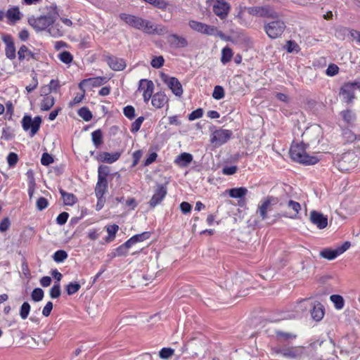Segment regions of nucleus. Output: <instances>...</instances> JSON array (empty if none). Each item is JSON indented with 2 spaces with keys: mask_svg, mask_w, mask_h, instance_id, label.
Listing matches in <instances>:
<instances>
[{
  "mask_svg": "<svg viewBox=\"0 0 360 360\" xmlns=\"http://www.w3.org/2000/svg\"><path fill=\"white\" fill-rule=\"evenodd\" d=\"M56 17L53 15H41L37 18H30V25L37 31H42L49 28L48 31L53 37H58L63 34V32L58 27V25H53Z\"/></svg>",
  "mask_w": 360,
  "mask_h": 360,
  "instance_id": "f257e3e1",
  "label": "nucleus"
},
{
  "mask_svg": "<svg viewBox=\"0 0 360 360\" xmlns=\"http://www.w3.org/2000/svg\"><path fill=\"white\" fill-rule=\"evenodd\" d=\"M120 18L128 25L141 30L144 33L153 34L156 31L154 25L150 21L141 17L122 13L120 14Z\"/></svg>",
  "mask_w": 360,
  "mask_h": 360,
  "instance_id": "f03ea898",
  "label": "nucleus"
},
{
  "mask_svg": "<svg viewBox=\"0 0 360 360\" xmlns=\"http://www.w3.org/2000/svg\"><path fill=\"white\" fill-rule=\"evenodd\" d=\"M270 22L264 24V30L268 37L271 39H277L281 37L284 32L286 25L285 23L278 18H274Z\"/></svg>",
  "mask_w": 360,
  "mask_h": 360,
  "instance_id": "7ed1b4c3",
  "label": "nucleus"
},
{
  "mask_svg": "<svg viewBox=\"0 0 360 360\" xmlns=\"http://www.w3.org/2000/svg\"><path fill=\"white\" fill-rule=\"evenodd\" d=\"M274 354H281L288 359H296L303 354L302 347H275L271 348Z\"/></svg>",
  "mask_w": 360,
  "mask_h": 360,
  "instance_id": "20e7f679",
  "label": "nucleus"
},
{
  "mask_svg": "<svg viewBox=\"0 0 360 360\" xmlns=\"http://www.w3.org/2000/svg\"><path fill=\"white\" fill-rule=\"evenodd\" d=\"M250 15L261 18H278V14L269 6H250L247 8Z\"/></svg>",
  "mask_w": 360,
  "mask_h": 360,
  "instance_id": "39448f33",
  "label": "nucleus"
},
{
  "mask_svg": "<svg viewBox=\"0 0 360 360\" xmlns=\"http://www.w3.org/2000/svg\"><path fill=\"white\" fill-rule=\"evenodd\" d=\"M41 118L36 116L34 119L30 115H25L22 120V127L25 131L30 129L31 136L35 135L40 128Z\"/></svg>",
  "mask_w": 360,
  "mask_h": 360,
  "instance_id": "423d86ee",
  "label": "nucleus"
},
{
  "mask_svg": "<svg viewBox=\"0 0 360 360\" xmlns=\"http://www.w3.org/2000/svg\"><path fill=\"white\" fill-rule=\"evenodd\" d=\"M232 134V131L229 129H216L211 134L210 141L214 146H220L226 143Z\"/></svg>",
  "mask_w": 360,
  "mask_h": 360,
  "instance_id": "0eeeda50",
  "label": "nucleus"
},
{
  "mask_svg": "<svg viewBox=\"0 0 360 360\" xmlns=\"http://www.w3.org/2000/svg\"><path fill=\"white\" fill-rule=\"evenodd\" d=\"M161 79L175 96L179 97L181 96L184 90L181 82L177 78L174 77H169L167 75L162 73L161 75Z\"/></svg>",
  "mask_w": 360,
  "mask_h": 360,
  "instance_id": "6e6552de",
  "label": "nucleus"
},
{
  "mask_svg": "<svg viewBox=\"0 0 360 360\" xmlns=\"http://www.w3.org/2000/svg\"><path fill=\"white\" fill-rule=\"evenodd\" d=\"M230 9V4L224 0H216L212 7L214 13L221 20L226 18Z\"/></svg>",
  "mask_w": 360,
  "mask_h": 360,
  "instance_id": "1a4fd4ad",
  "label": "nucleus"
},
{
  "mask_svg": "<svg viewBox=\"0 0 360 360\" xmlns=\"http://www.w3.org/2000/svg\"><path fill=\"white\" fill-rule=\"evenodd\" d=\"M333 164L342 172H348L359 166L354 159H333Z\"/></svg>",
  "mask_w": 360,
  "mask_h": 360,
  "instance_id": "9d476101",
  "label": "nucleus"
},
{
  "mask_svg": "<svg viewBox=\"0 0 360 360\" xmlns=\"http://www.w3.org/2000/svg\"><path fill=\"white\" fill-rule=\"evenodd\" d=\"M308 146L307 144L303 142L297 143L293 141L290 148V158H314L307 153L306 150Z\"/></svg>",
  "mask_w": 360,
  "mask_h": 360,
  "instance_id": "9b49d317",
  "label": "nucleus"
},
{
  "mask_svg": "<svg viewBox=\"0 0 360 360\" xmlns=\"http://www.w3.org/2000/svg\"><path fill=\"white\" fill-rule=\"evenodd\" d=\"M189 27L199 33L212 35L214 34L215 27L205 24L196 20H190L188 22Z\"/></svg>",
  "mask_w": 360,
  "mask_h": 360,
  "instance_id": "f8f14e48",
  "label": "nucleus"
},
{
  "mask_svg": "<svg viewBox=\"0 0 360 360\" xmlns=\"http://www.w3.org/2000/svg\"><path fill=\"white\" fill-rule=\"evenodd\" d=\"M278 202V198L273 196H267L264 199L257 210V212L259 214L262 219L264 220L267 219V211L271 209V205L277 204Z\"/></svg>",
  "mask_w": 360,
  "mask_h": 360,
  "instance_id": "ddd939ff",
  "label": "nucleus"
},
{
  "mask_svg": "<svg viewBox=\"0 0 360 360\" xmlns=\"http://www.w3.org/2000/svg\"><path fill=\"white\" fill-rule=\"evenodd\" d=\"M139 89L143 91V97L144 102L147 103L153 97L154 84L151 80L142 79L139 81Z\"/></svg>",
  "mask_w": 360,
  "mask_h": 360,
  "instance_id": "4468645a",
  "label": "nucleus"
},
{
  "mask_svg": "<svg viewBox=\"0 0 360 360\" xmlns=\"http://www.w3.org/2000/svg\"><path fill=\"white\" fill-rule=\"evenodd\" d=\"M105 61L108 66L114 71H122L126 66V61L124 59L118 58L112 55H108L105 56Z\"/></svg>",
  "mask_w": 360,
  "mask_h": 360,
  "instance_id": "2eb2a0df",
  "label": "nucleus"
},
{
  "mask_svg": "<svg viewBox=\"0 0 360 360\" xmlns=\"http://www.w3.org/2000/svg\"><path fill=\"white\" fill-rule=\"evenodd\" d=\"M1 39L6 44V56L10 60L15 59L16 58V51L12 37L10 34H4Z\"/></svg>",
  "mask_w": 360,
  "mask_h": 360,
  "instance_id": "dca6fc26",
  "label": "nucleus"
},
{
  "mask_svg": "<svg viewBox=\"0 0 360 360\" xmlns=\"http://www.w3.org/2000/svg\"><path fill=\"white\" fill-rule=\"evenodd\" d=\"M167 41L173 49L186 48L188 46L187 39L176 34H171L167 37Z\"/></svg>",
  "mask_w": 360,
  "mask_h": 360,
  "instance_id": "f3484780",
  "label": "nucleus"
},
{
  "mask_svg": "<svg viewBox=\"0 0 360 360\" xmlns=\"http://www.w3.org/2000/svg\"><path fill=\"white\" fill-rule=\"evenodd\" d=\"M167 195V188L165 185L158 184L155 191V193L149 201V205L151 207H155L157 205L161 202L163 198Z\"/></svg>",
  "mask_w": 360,
  "mask_h": 360,
  "instance_id": "a211bd4d",
  "label": "nucleus"
},
{
  "mask_svg": "<svg viewBox=\"0 0 360 360\" xmlns=\"http://www.w3.org/2000/svg\"><path fill=\"white\" fill-rule=\"evenodd\" d=\"M310 220L319 229L326 228L328 225V217L322 213L313 210L310 213Z\"/></svg>",
  "mask_w": 360,
  "mask_h": 360,
  "instance_id": "6ab92c4d",
  "label": "nucleus"
},
{
  "mask_svg": "<svg viewBox=\"0 0 360 360\" xmlns=\"http://www.w3.org/2000/svg\"><path fill=\"white\" fill-rule=\"evenodd\" d=\"M286 205L288 208L292 210V212H285L283 214H278V217H289V218H292V219H296L297 217L300 210H301L300 204L294 200H289L287 202Z\"/></svg>",
  "mask_w": 360,
  "mask_h": 360,
  "instance_id": "aec40b11",
  "label": "nucleus"
},
{
  "mask_svg": "<svg viewBox=\"0 0 360 360\" xmlns=\"http://www.w3.org/2000/svg\"><path fill=\"white\" fill-rule=\"evenodd\" d=\"M106 82L105 77H97L84 79L80 82L79 84V88L80 89H83L85 86H100Z\"/></svg>",
  "mask_w": 360,
  "mask_h": 360,
  "instance_id": "412c9836",
  "label": "nucleus"
},
{
  "mask_svg": "<svg viewBox=\"0 0 360 360\" xmlns=\"http://www.w3.org/2000/svg\"><path fill=\"white\" fill-rule=\"evenodd\" d=\"M168 101L166 94L164 92L160 91L153 94L152 97L151 103L156 108H161L164 106Z\"/></svg>",
  "mask_w": 360,
  "mask_h": 360,
  "instance_id": "4be33fe9",
  "label": "nucleus"
},
{
  "mask_svg": "<svg viewBox=\"0 0 360 360\" xmlns=\"http://www.w3.org/2000/svg\"><path fill=\"white\" fill-rule=\"evenodd\" d=\"M6 16L9 20V24L14 25L17 21L21 19L22 14L18 7L14 6L6 11Z\"/></svg>",
  "mask_w": 360,
  "mask_h": 360,
  "instance_id": "5701e85b",
  "label": "nucleus"
},
{
  "mask_svg": "<svg viewBox=\"0 0 360 360\" xmlns=\"http://www.w3.org/2000/svg\"><path fill=\"white\" fill-rule=\"evenodd\" d=\"M18 56L20 61L36 59L35 53L31 51L25 45H22L20 47L18 51Z\"/></svg>",
  "mask_w": 360,
  "mask_h": 360,
  "instance_id": "b1692460",
  "label": "nucleus"
},
{
  "mask_svg": "<svg viewBox=\"0 0 360 360\" xmlns=\"http://www.w3.org/2000/svg\"><path fill=\"white\" fill-rule=\"evenodd\" d=\"M311 315L316 321H321L324 316V307L320 302H317L314 305L311 311Z\"/></svg>",
  "mask_w": 360,
  "mask_h": 360,
  "instance_id": "393cba45",
  "label": "nucleus"
},
{
  "mask_svg": "<svg viewBox=\"0 0 360 360\" xmlns=\"http://www.w3.org/2000/svg\"><path fill=\"white\" fill-rule=\"evenodd\" d=\"M108 188L107 179L98 178V181L95 188V194L96 196L103 197Z\"/></svg>",
  "mask_w": 360,
  "mask_h": 360,
  "instance_id": "a878e982",
  "label": "nucleus"
},
{
  "mask_svg": "<svg viewBox=\"0 0 360 360\" xmlns=\"http://www.w3.org/2000/svg\"><path fill=\"white\" fill-rule=\"evenodd\" d=\"M340 115H341L344 122L347 125H349V126H352L354 123L356 118L355 113L351 110H342L340 112Z\"/></svg>",
  "mask_w": 360,
  "mask_h": 360,
  "instance_id": "bb28decb",
  "label": "nucleus"
},
{
  "mask_svg": "<svg viewBox=\"0 0 360 360\" xmlns=\"http://www.w3.org/2000/svg\"><path fill=\"white\" fill-rule=\"evenodd\" d=\"M59 192L65 205H73L77 202V198L74 194L67 193L62 188L59 189Z\"/></svg>",
  "mask_w": 360,
  "mask_h": 360,
  "instance_id": "cd10ccee",
  "label": "nucleus"
},
{
  "mask_svg": "<svg viewBox=\"0 0 360 360\" xmlns=\"http://www.w3.org/2000/svg\"><path fill=\"white\" fill-rule=\"evenodd\" d=\"M55 104V98L53 96H44L41 101L40 108L42 111L49 110Z\"/></svg>",
  "mask_w": 360,
  "mask_h": 360,
  "instance_id": "c85d7f7f",
  "label": "nucleus"
},
{
  "mask_svg": "<svg viewBox=\"0 0 360 360\" xmlns=\"http://www.w3.org/2000/svg\"><path fill=\"white\" fill-rule=\"evenodd\" d=\"M227 192L231 198H241L247 194L248 189L245 187L233 188L228 190Z\"/></svg>",
  "mask_w": 360,
  "mask_h": 360,
  "instance_id": "c756f323",
  "label": "nucleus"
},
{
  "mask_svg": "<svg viewBox=\"0 0 360 360\" xmlns=\"http://www.w3.org/2000/svg\"><path fill=\"white\" fill-rule=\"evenodd\" d=\"M340 254L336 249L332 250L330 248H325L320 252V256L323 258L327 259L328 260H333L335 259Z\"/></svg>",
  "mask_w": 360,
  "mask_h": 360,
  "instance_id": "7c9ffc66",
  "label": "nucleus"
},
{
  "mask_svg": "<svg viewBox=\"0 0 360 360\" xmlns=\"http://www.w3.org/2000/svg\"><path fill=\"white\" fill-rule=\"evenodd\" d=\"M108 236L105 238L106 243H110L114 240L116 233L119 230V226L117 224L108 225L105 226Z\"/></svg>",
  "mask_w": 360,
  "mask_h": 360,
  "instance_id": "2f4dec72",
  "label": "nucleus"
},
{
  "mask_svg": "<svg viewBox=\"0 0 360 360\" xmlns=\"http://www.w3.org/2000/svg\"><path fill=\"white\" fill-rule=\"evenodd\" d=\"M276 335L278 340L281 342L295 339L297 335L291 333L283 332L281 330L276 331Z\"/></svg>",
  "mask_w": 360,
  "mask_h": 360,
  "instance_id": "473e14b6",
  "label": "nucleus"
},
{
  "mask_svg": "<svg viewBox=\"0 0 360 360\" xmlns=\"http://www.w3.org/2000/svg\"><path fill=\"white\" fill-rule=\"evenodd\" d=\"M232 57V49L228 46L224 47L221 51V62L225 65L231 60Z\"/></svg>",
  "mask_w": 360,
  "mask_h": 360,
  "instance_id": "72a5a7b5",
  "label": "nucleus"
},
{
  "mask_svg": "<svg viewBox=\"0 0 360 360\" xmlns=\"http://www.w3.org/2000/svg\"><path fill=\"white\" fill-rule=\"evenodd\" d=\"M81 288V285L75 281L71 282L65 286V290L68 295H72L77 292Z\"/></svg>",
  "mask_w": 360,
  "mask_h": 360,
  "instance_id": "f704fd0d",
  "label": "nucleus"
},
{
  "mask_svg": "<svg viewBox=\"0 0 360 360\" xmlns=\"http://www.w3.org/2000/svg\"><path fill=\"white\" fill-rule=\"evenodd\" d=\"M330 300L333 302L335 307L337 309H341L343 308L345 301L343 297L340 295H332L330 297Z\"/></svg>",
  "mask_w": 360,
  "mask_h": 360,
  "instance_id": "c9c22d12",
  "label": "nucleus"
},
{
  "mask_svg": "<svg viewBox=\"0 0 360 360\" xmlns=\"http://www.w3.org/2000/svg\"><path fill=\"white\" fill-rule=\"evenodd\" d=\"M78 115L82 117L84 121L89 122L92 119V113L86 107L81 108L78 112Z\"/></svg>",
  "mask_w": 360,
  "mask_h": 360,
  "instance_id": "e433bc0d",
  "label": "nucleus"
},
{
  "mask_svg": "<svg viewBox=\"0 0 360 360\" xmlns=\"http://www.w3.org/2000/svg\"><path fill=\"white\" fill-rule=\"evenodd\" d=\"M91 138L94 144L98 147L102 143L103 134L101 129H97L91 133Z\"/></svg>",
  "mask_w": 360,
  "mask_h": 360,
  "instance_id": "4c0bfd02",
  "label": "nucleus"
},
{
  "mask_svg": "<svg viewBox=\"0 0 360 360\" xmlns=\"http://www.w3.org/2000/svg\"><path fill=\"white\" fill-rule=\"evenodd\" d=\"M292 162L303 166L314 165L319 162L320 159H291Z\"/></svg>",
  "mask_w": 360,
  "mask_h": 360,
  "instance_id": "58836bf2",
  "label": "nucleus"
},
{
  "mask_svg": "<svg viewBox=\"0 0 360 360\" xmlns=\"http://www.w3.org/2000/svg\"><path fill=\"white\" fill-rule=\"evenodd\" d=\"M44 295V290L40 288H34L31 293L32 300L34 302H39L42 300Z\"/></svg>",
  "mask_w": 360,
  "mask_h": 360,
  "instance_id": "ea45409f",
  "label": "nucleus"
},
{
  "mask_svg": "<svg viewBox=\"0 0 360 360\" xmlns=\"http://www.w3.org/2000/svg\"><path fill=\"white\" fill-rule=\"evenodd\" d=\"M224 89L221 86L217 85L214 88L212 97L216 100H221L224 98Z\"/></svg>",
  "mask_w": 360,
  "mask_h": 360,
  "instance_id": "a19ab883",
  "label": "nucleus"
},
{
  "mask_svg": "<svg viewBox=\"0 0 360 360\" xmlns=\"http://www.w3.org/2000/svg\"><path fill=\"white\" fill-rule=\"evenodd\" d=\"M193 159H174V163L181 167H187L193 165L192 167L195 166V162H193Z\"/></svg>",
  "mask_w": 360,
  "mask_h": 360,
  "instance_id": "79ce46f5",
  "label": "nucleus"
},
{
  "mask_svg": "<svg viewBox=\"0 0 360 360\" xmlns=\"http://www.w3.org/2000/svg\"><path fill=\"white\" fill-rule=\"evenodd\" d=\"M68 258V253L63 250H57L53 255V259L56 262H63Z\"/></svg>",
  "mask_w": 360,
  "mask_h": 360,
  "instance_id": "37998d69",
  "label": "nucleus"
},
{
  "mask_svg": "<svg viewBox=\"0 0 360 360\" xmlns=\"http://www.w3.org/2000/svg\"><path fill=\"white\" fill-rule=\"evenodd\" d=\"M30 311V304L27 302H25L20 307V316L22 319H26Z\"/></svg>",
  "mask_w": 360,
  "mask_h": 360,
  "instance_id": "c03bdc74",
  "label": "nucleus"
},
{
  "mask_svg": "<svg viewBox=\"0 0 360 360\" xmlns=\"http://www.w3.org/2000/svg\"><path fill=\"white\" fill-rule=\"evenodd\" d=\"M150 232L149 231H145L140 234H136L134 236H132V239L134 240V243L136 244L139 242H143L147 239H148L150 237Z\"/></svg>",
  "mask_w": 360,
  "mask_h": 360,
  "instance_id": "a18cd8bd",
  "label": "nucleus"
},
{
  "mask_svg": "<svg viewBox=\"0 0 360 360\" xmlns=\"http://www.w3.org/2000/svg\"><path fill=\"white\" fill-rule=\"evenodd\" d=\"M58 58L65 64H70L73 59L72 54L67 51H64L58 54Z\"/></svg>",
  "mask_w": 360,
  "mask_h": 360,
  "instance_id": "49530a36",
  "label": "nucleus"
},
{
  "mask_svg": "<svg viewBox=\"0 0 360 360\" xmlns=\"http://www.w3.org/2000/svg\"><path fill=\"white\" fill-rule=\"evenodd\" d=\"M18 159H7V163H8V166L6 165V162H3L1 165H0V172L4 175V176H6L4 173V169L5 168L6 169H9L11 167H13L18 162Z\"/></svg>",
  "mask_w": 360,
  "mask_h": 360,
  "instance_id": "de8ad7c7",
  "label": "nucleus"
},
{
  "mask_svg": "<svg viewBox=\"0 0 360 360\" xmlns=\"http://www.w3.org/2000/svg\"><path fill=\"white\" fill-rule=\"evenodd\" d=\"M61 295L60 285L59 283H55L50 290V297L52 299L58 298Z\"/></svg>",
  "mask_w": 360,
  "mask_h": 360,
  "instance_id": "09e8293b",
  "label": "nucleus"
},
{
  "mask_svg": "<svg viewBox=\"0 0 360 360\" xmlns=\"http://www.w3.org/2000/svg\"><path fill=\"white\" fill-rule=\"evenodd\" d=\"M81 90L82 92L81 94L77 93L74 98L69 103V107L72 108L75 105L79 104L83 100L85 95V89L83 88V89Z\"/></svg>",
  "mask_w": 360,
  "mask_h": 360,
  "instance_id": "8fccbe9b",
  "label": "nucleus"
},
{
  "mask_svg": "<svg viewBox=\"0 0 360 360\" xmlns=\"http://www.w3.org/2000/svg\"><path fill=\"white\" fill-rule=\"evenodd\" d=\"M98 178L101 177L103 179H107V176L110 173V168L107 165H101L98 167Z\"/></svg>",
  "mask_w": 360,
  "mask_h": 360,
  "instance_id": "3c124183",
  "label": "nucleus"
},
{
  "mask_svg": "<svg viewBox=\"0 0 360 360\" xmlns=\"http://www.w3.org/2000/svg\"><path fill=\"white\" fill-rule=\"evenodd\" d=\"M144 120V117L141 116L139 117L132 124L131 126V131L132 133H136L141 128V126Z\"/></svg>",
  "mask_w": 360,
  "mask_h": 360,
  "instance_id": "603ef678",
  "label": "nucleus"
},
{
  "mask_svg": "<svg viewBox=\"0 0 360 360\" xmlns=\"http://www.w3.org/2000/svg\"><path fill=\"white\" fill-rule=\"evenodd\" d=\"M165 60L162 56H157L154 57L151 62L150 65L154 68H160L164 65Z\"/></svg>",
  "mask_w": 360,
  "mask_h": 360,
  "instance_id": "864d4df0",
  "label": "nucleus"
},
{
  "mask_svg": "<svg viewBox=\"0 0 360 360\" xmlns=\"http://www.w3.org/2000/svg\"><path fill=\"white\" fill-rule=\"evenodd\" d=\"M123 113L129 120H132L135 117V109L131 105H127L124 108Z\"/></svg>",
  "mask_w": 360,
  "mask_h": 360,
  "instance_id": "5fc2aeb1",
  "label": "nucleus"
},
{
  "mask_svg": "<svg viewBox=\"0 0 360 360\" xmlns=\"http://www.w3.org/2000/svg\"><path fill=\"white\" fill-rule=\"evenodd\" d=\"M203 110L202 108H198L193 111H192L188 115V120L191 121L195 120L196 119L200 118L203 115Z\"/></svg>",
  "mask_w": 360,
  "mask_h": 360,
  "instance_id": "6e6d98bb",
  "label": "nucleus"
},
{
  "mask_svg": "<svg viewBox=\"0 0 360 360\" xmlns=\"http://www.w3.org/2000/svg\"><path fill=\"white\" fill-rule=\"evenodd\" d=\"M49 205V201L46 198L44 197H40L37 200V208L39 211H42L45 208H46Z\"/></svg>",
  "mask_w": 360,
  "mask_h": 360,
  "instance_id": "4d7b16f0",
  "label": "nucleus"
},
{
  "mask_svg": "<svg viewBox=\"0 0 360 360\" xmlns=\"http://www.w3.org/2000/svg\"><path fill=\"white\" fill-rule=\"evenodd\" d=\"M173 354L174 349L171 348L165 347L160 351L159 356L162 359H168L171 357L173 355Z\"/></svg>",
  "mask_w": 360,
  "mask_h": 360,
  "instance_id": "13d9d810",
  "label": "nucleus"
},
{
  "mask_svg": "<svg viewBox=\"0 0 360 360\" xmlns=\"http://www.w3.org/2000/svg\"><path fill=\"white\" fill-rule=\"evenodd\" d=\"M127 252L128 250H127V248L123 245H121L115 250L114 252L112 253V257H115L120 256H125L127 255Z\"/></svg>",
  "mask_w": 360,
  "mask_h": 360,
  "instance_id": "bf43d9fd",
  "label": "nucleus"
},
{
  "mask_svg": "<svg viewBox=\"0 0 360 360\" xmlns=\"http://www.w3.org/2000/svg\"><path fill=\"white\" fill-rule=\"evenodd\" d=\"M339 68L335 64H330L326 69V75L330 77L335 76L338 73Z\"/></svg>",
  "mask_w": 360,
  "mask_h": 360,
  "instance_id": "052dcab7",
  "label": "nucleus"
},
{
  "mask_svg": "<svg viewBox=\"0 0 360 360\" xmlns=\"http://www.w3.org/2000/svg\"><path fill=\"white\" fill-rule=\"evenodd\" d=\"M238 170V167L236 165H231V166H224L222 168V173L225 175H233L235 173H236Z\"/></svg>",
  "mask_w": 360,
  "mask_h": 360,
  "instance_id": "680f3d73",
  "label": "nucleus"
},
{
  "mask_svg": "<svg viewBox=\"0 0 360 360\" xmlns=\"http://www.w3.org/2000/svg\"><path fill=\"white\" fill-rule=\"evenodd\" d=\"M349 31H351V30H349L348 28L340 27V28L336 30L335 36L338 39H345V36L346 34H347L348 33L349 34Z\"/></svg>",
  "mask_w": 360,
  "mask_h": 360,
  "instance_id": "e2e57ef3",
  "label": "nucleus"
},
{
  "mask_svg": "<svg viewBox=\"0 0 360 360\" xmlns=\"http://www.w3.org/2000/svg\"><path fill=\"white\" fill-rule=\"evenodd\" d=\"M286 49L289 53H292L293 51L298 52L300 51V47L295 41H288L286 44Z\"/></svg>",
  "mask_w": 360,
  "mask_h": 360,
  "instance_id": "0e129e2a",
  "label": "nucleus"
},
{
  "mask_svg": "<svg viewBox=\"0 0 360 360\" xmlns=\"http://www.w3.org/2000/svg\"><path fill=\"white\" fill-rule=\"evenodd\" d=\"M69 217V214L66 212H61L56 218V222L59 225L65 224Z\"/></svg>",
  "mask_w": 360,
  "mask_h": 360,
  "instance_id": "69168bd1",
  "label": "nucleus"
},
{
  "mask_svg": "<svg viewBox=\"0 0 360 360\" xmlns=\"http://www.w3.org/2000/svg\"><path fill=\"white\" fill-rule=\"evenodd\" d=\"M38 86V79L37 78L36 74L32 77V82L27 85L25 89L28 93L33 91Z\"/></svg>",
  "mask_w": 360,
  "mask_h": 360,
  "instance_id": "338daca9",
  "label": "nucleus"
},
{
  "mask_svg": "<svg viewBox=\"0 0 360 360\" xmlns=\"http://www.w3.org/2000/svg\"><path fill=\"white\" fill-rule=\"evenodd\" d=\"M11 225L10 219L8 217H5L1 220L0 222V232H5L6 231Z\"/></svg>",
  "mask_w": 360,
  "mask_h": 360,
  "instance_id": "774afa93",
  "label": "nucleus"
}]
</instances>
